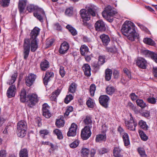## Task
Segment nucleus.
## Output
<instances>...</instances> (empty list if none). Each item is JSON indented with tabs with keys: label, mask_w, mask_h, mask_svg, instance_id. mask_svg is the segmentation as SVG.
Returning a JSON list of instances; mask_svg holds the SVG:
<instances>
[{
	"label": "nucleus",
	"mask_w": 157,
	"mask_h": 157,
	"mask_svg": "<svg viewBox=\"0 0 157 157\" xmlns=\"http://www.w3.org/2000/svg\"><path fill=\"white\" fill-rule=\"evenodd\" d=\"M40 29L36 27L32 30L30 34V39H25L24 41L23 55L24 59H26L29 54L30 50L34 52L38 48L37 37L40 33Z\"/></svg>",
	"instance_id": "obj_1"
},
{
	"label": "nucleus",
	"mask_w": 157,
	"mask_h": 157,
	"mask_svg": "<svg viewBox=\"0 0 157 157\" xmlns=\"http://www.w3.org/2000/svg\"><path fill=\"white\" fill-rule=\"evenodd\" d=\"M121 32L128 40L131 41L139 38V34L136 32L135 30V26L131 21H126L124 22L122 26Z\"/></svg>",
	"instance_id": "obj_2"
},
{
	"label": "nucleus",
	"mask_w": 157,
	"mask_h": 157,
	"mask_svg": "<svg viewBox=\"0 0 157 157\" xmlns=\"http://www.w3.org/2000/svg\"><path fill=\"white\" fill-rule=\"evenodd\" d=\"M96 7L93 6H90L86 7V9H82L80 13L82 18L83 21V25L84 26H87V23L86 21H89L90 18V16L94 17L96 15L97 9Z\"/></svg>",
	"instance_id": "obj_3"
},
{
	"label": "nucleus",
	"mask_w": 157,
	"mask_h": 157,
	"mask_svg": "<svg viewBox=\"0 0 157 157\" xmlns=\"http://www.w3.org/2000/svg\"><path fill=\"white\" fill-rule=\"evenodd\" d=\"M27 10L29 12L35 11L33 13L34 16L40 21H43V18L45 16V15L44 12L42 9L36 6L30 4L28 6Z\"/></svg>",
	"instance_id": "obj_4"
},
{
	"label": "nucleus",
	"mask_w": 157,
	"mask_h": 157,
	"mask_svg": "<svg viewBox=\"0 0 157 157\" xmlns=\"http://www.w3.org/2000/svg\"><path fill=\"white\" fill-rule=\"evenodd\" d=\"M130 118L129 120H124V123L127 128L129 130L135 131L136 127L137 125V123L134 120L131 113L129 114Z\"/></svg>",
	"instance_id": "obj_5"
},
{
	"label": "nucleus",
	"mask_w": 157,
	"mask_h": 157,
	"mask_svg": "<svg viewBox=\"0 0 157 157\" xmlns=\"http://www.w3.org/2000/svg\"><path fill=\"white\" fill-rule=\"evenodd\" d=\"M117 13L114 8L110 5L108 6L105 8L104 11L102 13L103 17L107 19L109 17H113Z\"/></svg>",
	"instance_id": "obj_6"
},
{
	"label": "nucleus",
	"mask_w": 157,
	"mask_h": 157,
	"mask_svg": "<svg viewBox=\"0 0 157 157\" xmlns=\"http://www.w3.org/2000/svg\"><path fill=\"white\" fill-rule=\"evenodd\" d=\"M91 128L92 126H86L82 130L81 136L82 139L87 140L90 136L91 134L90 129Z\"/></svg>",
	"instance_id": "obj_7"
},
{
	"label": "nucleus",
	"mask_w": 157,
	"mask_h": 157,
	"mask_svg": "<svg viewBox=\"0 0 157 157\" xmlns=\"http://www.w3.org/2000/svg\"><path fill=\"white\" fill-rule=\"evenodd\" d=\"M27 99L28 100V106L32 107L34 106L38 101V96L35 94H29L27 96Z\"/></svg>",
	"instance_id": "obj_8"
},
{
	"label": "nucleus",
	"mask_w": 157,
	"mask_h": 157,
	"mask_svg": "<svg viewBox=\"0 0 157 157\" xmlns=\"http://www.w3.org/2000/svg\"><path fill=\"white\" fill-rule=\"evenodd\" d=\"M36 77V75L30 73L25 78L26 85L29 86H32L34 82Z\"/></svg>",
	"instance_id": "obj_9"
},
{
	"label": "nucleus",
	"mask_w": 157,
	"mask_h": 157,
	"mask_svg": "<svg viewBox=\"0 0 157 157\" xmlns=\"http://www.w3.org/2000/svg\"><path fill=\"white\" fill-rule=\"evenodd\" d=\"M50 107L47 103H44L42 105L43 115L47 118H49L52 116L50 110Z\"/></svg>",
	"instance_id": "obj_10"
},
{
	"label": "nucleus",
	"mask_w": 157,
	"mask_h": 157,
	"mask_svg": "<svg viewBox=\"0 0 157 157\" xmlns=\"http://www.w3.org/2000/svg\"><path fill=\"white\" fill-rule=\"evenodd\" d=\"M109 99V98L106 95H101L98 99L100 104L105 108H107L108 107Z\"/></svg>",
	"instance_id": "obj_11"
},
{
	"label": "nucleus",
	"mask_w": 157,
	"mask_h": 157,
	"mask_svg": "<svg viewBox=\"0 0 157 157\" xmlns=\"http://www.w3.org/2000/svg\"><path fill=\"white\" fill-rule=\"evenodd\" d=\"M94 26L96 30L98 31H104L106 29L104 23L100 20L97 21L95 23Z\"/></svg>",
	"instance_id": "obj_12"
},
{
	"label": "nucleus",
	"mask_w": 157,
	"mask_h": 157,
	"mask_svg": "<svg viewBox=\"0 0 157 157\" xmlns=\"http://www.w3.org/2000/svg\"><path fill=\"white\" fill-rule=\"evenodd\" d=\"M77 128V125L74 123H72L69 130L67 133V135L68 136H74L76 135V131Z\"/></svg>",
	"instance_id": "obj_13"
},
{
	"label": "nucleus",
	"mask_w": 157,
	"mask_h": 157,
	"mask_svg": "<svg viewBox=\"0 0 157 157\" xmlns=\"http://www.w3.org/2000/svg\"><path fill=\"white\" fill-rule=\"evenodd\" d=\"M54 76V73L52 72L47 71L43 79V82L44 85H47L48 82L51 80V78H53Z\"/></svg>",
	"instance_id": "obj_14"
},
{
	"label": "nucleus",
	"mask_w": 157,
	"mask_h": 157,
	"mask_svg": "<svg viewBox=\"0 0 157 157\" xmlns=\"http://www.w3.org/2000/svg\"><path fill=\"white\" fill-rule=\"evenodd\" d=\"M16 91L17 89L15 86L14 85L11 86L7 90L6 93L7 96L9 98L14 97Z\"/></svg>",
	"instance_id": "obj_15"
},
{
	"label": "nucleus",
	"mask_w": 157,
	"mask_h": 157,
	"mask_svg": "<svg viewBox=\"0 0 157 157\" xmlns=\"http://www.w3.org/2000/svg\"><path fill=\"white\" fill-rule=\"evenodd\" d=\"M136 64L140 68L143 69L146 68V61L144 58L141 57H139L136 60Z\"/></svg>",
	"instance_id": "obj_16"
},
{
	"label": "nucleus",
	"mask_w": 157,
	"mask_h": 157,
	"mask_svg": "<svg viewBox=\"0 0 157 157\" xmlns=\"http://www.w3.org/2000/svg\"><path fill=\"white\" fill-rule=\"evenodd\" d=\"M26 0H19L18 3V9L20 14L24 13V10L27 4Z\"/></svg>",
	"instance_id": "obj_17"
},
{
	"label": "nucleus",
	"mask_w": 157,
	"mask_h": 157,
	"mask_svg": "<svg viewBox=\"0 0 157 157\" xmlns=\"http://www.w3.org/2000/svg\"><path fill=\"white\" fill-rule=\"evenodd\" d=\"M69 48V45L68 43L66 42H64L62 43L60 46L59 49L60 53L63 54L68 50Z\"/></svg>",
	"instance_id": "obj_18"
},
{
	"label": "nucleus",
	"mask_w": 157,
	"mask_h": 157,
	"mask_svg": "<svg viewBox=\"0 0 157 157\" xmlns=\"http://www.w3.org/2000/svg\"><path fill=\"white\" fill-rule=\"evenodd\" d=\"M106 138L105 132H102L101 133L97 135L96 137L95 140L96 142H99L105 141Z\"/></svg>",
	"instance_id": "obj_19"
},
{
	"label": "nucleus",
	"mask_w": 157,
	"mask_h": 157,
	"mask_svg": "<svg viewBox=\"0 0 157 157\" xmlns=\"http://www.w3.org/2000/svg\"><path fill=\"white\" fill-rule=\"evenodd\" d=\"M103 44L105 46H107L110 42V40L109 36L105 34H102L100 36Z\"/></svg>",
	"instance_id": "obj_20"
},
{
	"label": "nucleus",
	"mask_w": 157,
	"mask_h": 157,
	"mask_svg": "<svg viewBox=\"0 0 157 157\" xmlns=\"http://www.w3.org/2000/svg\"><path fill=\"white\" fill-rule=\"evenodd\" d=\"M82 68L85 75L90 76L91 75V68L90 66L87 63L84 64Z\"/></svg>",
	"instance_id": "obj_21"
},
{
	"label": "nucleus",
	"mask_w": 157,
	"mask_h": 157,
	"mask_svg": "<svg viewBox=\"0 0 157 157\" xmlns=\"http://www.w3.org/2000/svg\"><path fill=\"white\" fill-rule=\"evenodd\" d=\"M40 67L41 71H45L49 67V63L46 60H43L40 63Z\"/></svg>",
	"instance_id": "obj_22"
},
{
	"label": "nucleus",
	"mask_w": 157,
	"mask_h": 157,
	"mask_svg": "<svg viewBox=\"0 0 157 157\" xmlns=\"http://www.w3.org/2000/svg\"><path fill=\"white\" fill-rule=\"evenodd\" d=\"M27 124L25 121H19L17 123V130L27 129Z\"/></svg>",
	"instance_id": "obj_23"
},
{
	"label": "nucleus",
	"mask_w": 157,
	"mask_h": 157,
	"mask_svg": "<svg viewBox=\"0 0 157 157\" xmlns=\"http://www.w3.org/2000/svg\"><path fill=\"white\" fill-rule=\"evenodd\" d=\"M121 151L122 149L119 147H115L113 150L114 156L115 157H123V156L120 154Z\"/></svg>",
	"instance_id": "obj_24"
},
{
	"label": "nucleus",
	"mask_w": 157,
	"mask_h": 157,
	"mask_svg": "<svg viewBox=\"0 0 157 157\" xmlns=\"http://www.w3.org/2000/svg\"><path fill=\"white\" fill-rule=\"evenodd\" d=\"M112 74V70L109 68L106 69L105 71V79L107 81H109L111 78Z\"/></svg>",
	"instance_id": "obj_25"
},
{
	"label": "nucleus",
	"mask_w": 157,
	"mask_h": 157,
	"mask_svg": "<svg viewBox=\"0 0 157 157\" xmlns=\"http://www.w3.org/2000/svg\"><path fill=\"white\" fill-rule=\"evenodd\" d=\"M80 50L81 54L83 56H85L89 52V49L85 45H82L80 47Z\"/></svg>",
	"instance_id": "obj_26"
},
{
	"label": "nucleus",
	"mask_w": 157,
	"mask_h": 157,
	"mask_svg": "<svg viewBox=\"0 0 157 157\" xmlns=\"http://www.w3.org/2000/svg\"><path fill=\"white\" fill-rule=\"evenodd\" d=\"M26 92L24 89H22L21 90L20 93V100L22 102H25L27 99V97H26Z\"/></svg>",
	"instance_id": "obj_27"
},
{
	"label": "nucleus",
	"mask_w": 157,
	"mask_h": 157,
	"mask_svg": "<svg viewBox=\"0 0 157 157\" xmlns=\"http://www.w3.org/2000/svg\"><path fill=\"white\" fill-rule=\"evenodd\" d=\"M143 41L145 44L151 46H154L155 44L154 41L150 38L146 37L144 38Z\"/></svg>",
	"instance_id": "obj_28"
},
{
	"label": "nucleus",
	"mask_w": 157,
	"mask_h": 157,
	"mask_svg": "<svg viewBox=\"0 0 157 157\" xmlns=\"http://www.w3.org/2000/svg\"><path fill=\"white\" fill-rule=\"evenodd\" d=\"M123 141L125 146H128L130 144L129 136L128 133H125L122 136Z\"/></svg>",
	"instance_id": "obj_29"
},
{
	"label": "nucleus",
	"mask_w": 157,
	"mask_h": 157,
	"mask_svg": "<svg viewBox=\"0 0 157 157\" xmlns=\"http://www.w3.org/2000/svg\"><path fill=\"white\" fill-rule=\"evenodd\" d=\"M77 85L75 82H72L70 85L68 89V91L71 93H74L76 90Z\"/></svg>",
	"instance_id": "obj_30"
},
{
	"label": "nucleus",
	"mask_w": 157,
	"mask_h": 157,
	"mask_svg": "<svg viewBox=\"0 0 157 157\" xmlns=\"http://www.w3.org/2000/svg\"><path fill=\"white\" fill-rule=\"evenodd\" d=\"M138 125L141 128L144 130H147L148 129V127L146 122L142 120H140L139 121Z\"/></svg>",
	"instance_id": "obj_31"
},
{
	"label": "nucleus",
	"mask_w": 157,
	"mask_h": 157,
	"mask_svg": "<svg viewBox=\"0 0 157 157\" xmlns=\"http://www.w3.org/2000/svg\"><path fill=\"white\" fill-rule=\"evenodd\" d=\"M19 157H28V152L26 148L21 149L19 153Z\"/></svg>",
	"instance_id": "obj_32"
},
{
	"label": "nucleus",
	"mask_w": 157,
	"mask_h": 157,
	"mask_svg": "<svg viewBox=\"0 0 157 157\" xmlns=\"http://www.w3.org/2000/svg\"><path fill=\"white\" fill-rule=\"evenodd\" d=\"M27 129H22L19 130H17V136L21 138L24 137L26 134Z\"/></svg>",
	"instance_id": "obj_33"
},
{
	"label": "nucleus",
	"mask_w": 157,
	"mask_h": 157,
	"mask_svg": "<svg viewBox=\"0 0 157 157\" xmlns=\"http://www.w3.org/2000/svg\"><path fill=\"white\" fill-rule=\"evenodd\" d=\"M66 28L68 30L73 36H75L77 34V32L76 29L71 25H67L66 26Z\"/></svg>",
	"instance_id": "obj_34"
},
{
	"label": "nucleus",
	"mask_w": 157,
	"mask_h": 157,
	"mask_svg": "<svg viewBox=\"0 0 157 157\" xmlns=\"http://www.w3.org/2000/svg\"><path fill=\"white\" fill-rule=\"evenodd\" d=\"M106 91L107 94L109 95H111L115 92V89L113 86H109L107 87Z\"/></svg>",
	"instance_id": "obj_35"
},
{
	"label": "nucleus",
	"mask_w": 157,
	"mask_h": 157,
	"mask_svg": "<svg viewBox=\"0 0 157 157\" xmlns=\"http://www.w3.org/2000/svg\"><path fill=\"white\" fill-rule=\"evenodd\" d=\"M100 66L101 65L98 62H93L91 64L92 68L95 72H97L99 70Z\"/></svg>",
	"instance_id": "obj_36"
},
{
	"label": "nucleus",
	"mask_w": 157,
	"mask_h": 157,
	"mask_svg": "<svg viewBox=\"0 0 157 157\" xmlns=\"http://www.w3.org/2000/svg\"><path fill=\"white\" fill-rule=\"evenodd\" d=\"M90 152L89 149L86 148H82L81 150V153L82 156L87 157Z\"/></svg>",
	"instance_id": "obj_37"
},
{
	"label": "nucleus",
	"mask_w": 157,
	"mask_h": 157,
	"mask_svg": "<svg viewBox=\"0 0 157 157\" xmlns=\"http://www.w3.org/2000/svg\"><path fill=\"white\" fill-rule=\"evenodd\" d=\"M64 121L61 119L57 120L56 122V125L59 128L63 127L64 126Z\"/></svg>",
	"instance_id": "obj_38"
},
{
	"label": "nucleus",
	"mask_w": 157,
	"mask_h": 157,
	"mask_svg": "<svg viewBox=\"0 0 157 157\" xmlns=\"http://www.w3.org/2000/svg\"><path fill=\"white\" fill-rule=\"evenodd\" d=\"M136 103L137 105L142 108H144L146 107V104L143 101L142 99H138L136 100Z\"/></svg>",
	"instance_id": "obj_39"
},
{
	"label": "nucleus",
	"mask_w": 157,
	"mask_h": 157,
	"mask_svg": "<svg viewBox=\"0 0 157 157\" xmlns=\"http://www.w3.org/2000/svg\"><path fill=\"white\" fill-rule=\"evenodd\" d=\"M53 132L57 136V138L61 140L63 138V136L61 132L58 129H56L53 131Z\"/></svg>",
	"instance_id": "obj_40"
},
{
	"label": "nucleus",
	"mask_w": 157,
	"mask_h": 157,
	"mask_svg": "<svg viewBox=\"0 0 157 157\" xmlns=\"http://www.w3.org/2000/svg\"><path fill=\"white\" fill-rule=\"evenodd\" d=\"M10 0H1L0 4L2 6L4 7H8L10 3Z\"/></svg>",
	"instance_id": "obj_41"
},
{
	"label": "nucleus",
	"mask_w": 157,
	"mask_h": 157,
	"mask_svg": "<svg viewBox=\"0 0 157 157\" xmlns=\"http://www.w3.org/2000/svg\"><path fill=\"white\" fill-rule=\"evenodd\" d=\"M143 53L146 57H150L151 58L154 53V52L148 50H143Z\"/></svg>",
	"instance_id": "obj_42"
},
{
	"label": "nucleus",
	"mask_w": 157,
	"mask_h": 157,
	"mask_svg": "<svg viewBox=\"0 0 157 157\" xmlns=\"http://www.w3.org/2000/svg\"><path fill=\"white\" fill-rule=\"evenodd\" d=\"M73 8L72 7H70L67 8L65 12V14L68 16H71L73 14Z\"/></svg>",
	"instance_id": "obj_43"
},
{
	"label": "nucleus",
	"mask_w": 157,
	"mask_h": 157,
	"mask_svg": "<svg viewBox=\"0 0 157 157\" xmlns=\"http://www.w3.org/2000/svg\"><path fill=\"white\" fill-rule=\"evenodd\" d=\"M105 62V57L103 56H100L98 57V63L101 65H103Z\"/></svg>",
	"instance_id": "obj_44"
},
{
	"label": "nucleus",
	"mask_w": 157,
	"mask_h": 157,
	"mask_svg": "<svg viewBox=\"0 0 157 157\" xmlns=\"http://www.w3.org/2000/svg\"><path fill=\"white\" fill-rule=\"evenodd\" d=\"M86 104L88 107L91 108H93L94 106V103L93 101V100L90 98H89L88 100L86 102Z\"/></svg>",
	"instance_id": "obj_45"
},
{
	"label": "nucleus",
	"mask_w": 157,
	"mask_h": 157,
	"mask_svg": "<svg viewBox=\"0 0 157 157\" xmlns=\"http://www.w3.org/2000/svg\"><path fill=\"white\" fill-rule=\"evenodd\" d=\"M79 143V140H75L72 143L70 144L69 145L71 148H74L78 147V145Z\"/></svg>",
	"instance_id": "obj_46"
},
{
	"label": "nucleus",
	"mask_w": 157,
	"mask_h": 157,
	"mask_svg": "<svg viewBox=\"0 0 157 157\" xmlns=\"http://www.w3.org/2000/svg\"><path fill=\"white\" fill-rule=\"evenodd\" d=\"M17 77V74L14 73L12 75L10 80L9 82H7V83L10 85L13 84L16 81Z\"/></svg>",
	"instance_id": "obj_47"
},
{
	"label": "nucleus",
	"mask_w": 157,
	"mask_h": 157,
	"mask_svg": "<svg viewBox=\"0 0 157 157\" xmlns=\"http://www.w3.org/2000/svg\"><path fill=\"white\" fill-rule=\"evenodd\" d=\"M96 90V86L94 84H91L90 86V92L91 96L94 95V92Z\"/></svg>",
	"instance_id": "obj_48"
},
{
	"label": "nucleus",
	"mask_w": 157,
	"mask_h": 157,
	"mask_svg": "<svg viewBox=\"0 0 157 157\" xmlns=\"http://www.w3.org/2000/svg\"><path fill=\"white\" fill-rule=\"evenodd\" d=\"M73 98V96L71 94L67 95L64 99V102L66 104H68Z\"/></svg>",
	"instance_id": "obj_49"
},
{
	"label": "nucleus",
	"mask_w": 157,
	"mask_h": 157,
	"mask_svg": "<svg viewBox=\"0 0 157 157\" xmlns=\"http://www.w3.org/2000/svg\"><path fill=\"white\" fill-rule=\"evenodd\" d=\"M140 136L141 139L143 141H146L148 139V137L142 131L139 132Z\"/></svg>",
	"instance_id": "obj_50"
},
{
	"label": "nucleus",
	"mask_w": 157,
	"mask_h": 157,
	"mask_svg": "<svg viewBox=\"0 0 157 157\" xmlns=\"http://www.w3.org/2000/svg\"><path fill=\"white\" fill-rule=\"evenodd\" d=\"M84 122L86 124L88 125V126H91L92 121L89 116L86 117V118L84 120Z\"/></svg>",
	"instance_id": "obj_51"
},
{
	"label": "nucleus",
	"mask_w": 157,
	"mask_h": 157,
	"mask_svg": "<svg viewBox=\"0 0 157 157\" xmlns=\"http://www.w3.org/2000/svg\"><path fill=\"white\" fill-rule=\"evenodd\" d=\"M156 100L157 99L155 98L151 97L148 98L147 99V101L148 103L152 104H156Z\"/></svg>",
	"instance_id": "obj_52"
},
{
	"label": "nucleus",
	"mask_w": 157,
	"mask_h": 157,
	"mask_svg": "<svg viewBox=\"0 0 157 157\" xmlns=\"http://www.w3.org/2000/svg\"><path fill=\"white\" fill-rule=\"evenodd\" d=\"M59 74L62 78L66 74L64 68L62 66H60L59 71Z\"/></svg>",
	"instance_id": "obj_53"
},
{
	"label": "nucleus",
	"mask_w": 157,
	"mask_h": 157,
	"mask_svg": "<svg viewBox=\"0 0 157 157\" xmlns=\"http://www.w3.org/2000/svg\"><path fill=\"white\" fill-rule=\"evenodd\" d=\"M54 40L53 39H51L49 40H47L46 42V45L48 47H49L52 46L53 44Z\"/></svg>",
	"instance_id": "obj_54"
},
{
	"label": "nucleus",
	"mask_w": 157,
	"mask_h": 157,
	"mask_svg": "<svg viewBox=\"0 0 157 157\" xmlns=\"http://www.w3.org/2000/svg\"><path fill=\"white\" fill-rule=\"evenodd\" d=\"M109 151V150L105 148H103L98 150L99 154L102 155L106 153Z\"/></svg>",
	"instance_id": "obj_55"
},
{
	"label": "nucleus",
	"mask_w": 157,
	"mask_h": 157,
	"mask_svg": "<svg viewBox=\"0 0 157 157\" xmlns=\"http://www.w3.org/2000/svg\"><path fill=\"white\" fill-rule=\"evenodd\" d=\"M138 152L140 155L143 157H145L146 156L144 150L141 148H140L138 149Z\"/></svg>",
	"instance_id": "obj_56"
},
{
	"label": "nucleus",
	"mask_w": 157,
	"mask_h": 157,
	"mask_svg": "<svg viewBox=\"0 0 157 157\" xmlns=\"http://www.w3.org/2000/svg\"><path fill=\"white\" fill-rule=\"evenodd\" d=\"M123 71L124 73L126 74L128 78L129 79H130L131 78V75L130 71L127 68H124L123 69Z\"/></svg>",
	"instance_id": "obj_57"
},
{
	"label": "nucleus",
	"mask_w": 157,
	"mask_h": 157,
	"mask_svg": "<svg viewBox=\"0 0 157 157\" xmlns=\"http://www.w3.org/2000/svg\"><path fill=\"white\" fill-rule=\"evenodd\" d=\"M117 131L119 132L120 134L122 136L125 133H127L124 132V129L121 126H119L118 127Z\"/></svg>",
	"instance_id": "obj_58"
},
{
	"label": "nucleus",
	"mask_w": 157,
	"mask_h": 157,
	"mask_svg": "<svg viewBox=\"0 0 157 157\" xmlns=\"http://www.w3.org/2000/svg\"><path fill=\"white\" fill-rule=\"evenodd\" d=\"M137 25L139 27H140L141 30L145 32H147L148 30L147 29L144 25L139 23H137Z\"/></svg>",
	"instance_id": "obj_59"
},
{
	"label": "nucleus",
	"mask_w": 157,
	"mask_h": 157,
	"mask_svg": "<svg viewBox=\"0 0 157 157\" xmlns=\"http://www.w3.org/2000/svg\"><path fill=\"white\" fill-rule=\"evenodd\" d=\"M54 27L56 30H61L62 29L59 23H56L54 25Z\"/></svg>",
	"instance_id": "obj_60"
},
{
	"label": "nucleus",
	"mask_w": 157,
	"mask_h": 157,
	"mask_svg": "<svg viewBox=\"0 0 157 157\" xmlns=\"http://www.w3.org/2000/svg\"><path fill=\"white\" fill-rule=\"evenodd\" d=\"M130 96L132 101H135L138 98V96L134 93H131L130 94Z\"/></svg>",
	"instance_id": "obj_61"
},
{
	"label": "nucleus",
	"mask_w": 157,
	"mask_h": 157,
	"mask_svg": "<svg viewBox=\"0 0 157 157\" xmlns=\"http://www.w3.org/2000/svg\"><path fill=\"white\" fill-rule=\"evenodd\" d=\"M6 151L4 150L0 151V157H6Z\"/></svg>",
	"instance_id": "obj_62"
},
{
	"label": "nucleus",
	"mask_w": 157,
	"mask_h": 157,
	"mask_svg": "<svg viewBox=\"0 0 157 157\" xmlns=\"http://www.w3.org/2000/svg\"><path fill=\"white\" fill-rule=\"evenodd\" d=\"M93 57V56H92V54L90 55L86 56H85V60L87 62H89L91 60V58Z\"/></svg>",
	"instance_id": "obj_63"
},
{
	"label": "nucleus",
	"mask_w": 157,
	"mask_h": 157,
	"mask_svg": "<svg viewBox=\"0 0 157 157\" xmlns=\"http://www.w3.org/2000/svg\"><path fill=\"white\" fill-rule=\"evenodd\" d=\"M48 130L46 129L41 130L40 131V133L41 134L43 135H47L48 134Z\"/></svg>",
	"instance_id": "obj_64"
}]
</instances>
